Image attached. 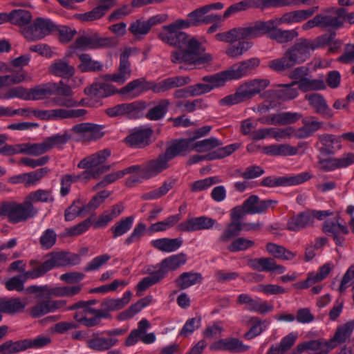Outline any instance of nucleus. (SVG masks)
Segmentation results:
<instances>
[{
	"mask_svg": "<svg viewBox=\"0 0 354 354\" xmlns=\"http://www.w3.org/2000/svg\"><path fill=\"white\" fill-rule=\"evenodd\" d=\"M84 93L86 97L77 99L74 97L72 90H0V98L9 100L17 97L24 100L48 99V102L62 106H95L101 104L103 97L118 93L122 100H131L140 95L142 90H84Z\"/></svg>",
	"mask_w": 354,
	"mask_h": 354,
	"instance_id": "1",
	"label": "nucleus"
},
{
	"mask_svg": "<svg viewBox=\"0 0 354 354\" xmlns=\"http://www.w3.org/2000/svg\"><path fill=\"white\" fill-rule=\"evenodd\" d=\"M182 30L165 25L158 34V38L163 42L178 48V50L171 53L172 62L192 64L197 60L198 55L205 52V48L196 37L183 32Z\"/></svg>",
	"mask_w": 354,
	"mask_h": 354,
	"instance_id": "2",
	"label": "nucleus"
},
{
	"mask_svg": "<svg viewBox=\"0 0 354 354\" xmlns=\"http://www.w3.org/2000/svg\"><path fill=\"white\" fill-rule=\"evenodd\" d=\"M80 257L77 254H71L66 252H51L47 255V259L39 263L35 260H31L30 270L26 272L27 277L37 279L44 276L46 272L55 268L75 266L79 264Z\"/></svg>",
	"mask_w": 354,
	"mask_h": 354,
	"instance_id": "3",
	"label": "nucleus"
},
{
	"mask_svg": "<svg viewBox=\"0 0 354 354\" xmlns=\"http://www.w3.org/2000/svg\"><path fill=\"white\" fill-rule=\"evenodd\" d=\"M111 156V151L106 149L88 156L77 164V167L85 169L82 173V178L88 180L97 178L100 175L107 172L111 166L105 165L106 159Z\"/></svg>",
	"mask_w": 354,
	"mask_h": 354,
	"instance_id": "4",
	"label": "nucleus"
},
{
	"mask_svg": "<svg viewBox=\"0 0 354 354\" xmlns=\"http://www.w3.org/2000/svg\"><path fill=\"white\" fill-rule=\"evenodd\" d=\"M37 213L38 210L26 200L21 203H7L0 206V216L6 217L13 224L24 222Z\"/></svg>",
	"mask_w": 354,
	"mask_h": 354,
	"instance_id": "5",
	"label": "nucleus"
},
{
	"mask_svg": "<svg viewBox=\"0 0 354 354\" xmlns=\"http://www.w3.org/2000/svg\"><path fill=\"white\" fill-rule=\"evenodd\" d=\"M129 56L130 50L127 48L120 55L119 73L102 75L91 85L90 88H113L110 84L112 82L118 84L124 83L131 74Z\"/></svg>",
	"mask_w": 354,
	"mask_h": 354,
	"instance_id": "6",
	"label": "nucleus"
},
{
	"mask_svg": "<svg viewBox=\"0 0 354 354\" xmlns=\"http://www.w3.org/2000/svg\"><path fill=\"white\" fill-rule=\"evenodd\" d=\"M125 332L122 328L93 332L86 340V346L97 352L109 351L118 344L119 339L117 337L122 335Z\"/></svg>",
	"mask_w": 354,
	"mask_h": 354,
	"instance_id": "7",
	"label": "nucleus"
},
{
	"mask_svg": "<svg viewBox=\"0 0 354 354\" xmlns=\"http://www.w3.org/2000/svg\"><path fill=\"white\" fill-rule=\"evenodd\" d=\"M281 22L271 19L267 21H255V27L261 28L257 30V37L268 34V37L279 44L287 43L297 37L298 32L295 30H281L277 28Z\"/></svg>",
	"mask_w": 354,
	"mask_h": 354,
	"instance_id": "8",
	"label": "nucleus"
},
{
	"mask_svg": "<svg viewBox=\"0 0 354 354\" xmlns=\"http://www.w3.org/2000/svg\"><path fill=\"white\" fill-rule=\"evenodd\" d=\"M57 30V25L50 19L36 18L32 24L23 28L24 37L30 41L44 39Z\"/></svg>",
	"mask_w": 354,
	"mask_h": 354,
	"instance_id": "9",
	"label": "nucleus"
},
{
	"mask_svg": "<svg viewBox=\"0 0 354 354\" xmlns=\"http://www.w3.org/2000/svg\"><path fill=\"white\" fill-rule=\"evenodd\" d=\"M190 82L188 77L176 76L167 78L156 83L152 81H147L141 77L134 80L127 84L122 88H174L182 87Z\"/></svg>",
	"mask_w": 354,
	"mask_h": 354,
	"instance_id": "10",
	"label": "nucleus"
},
{
	"mask_svg": "<svg viewBox=\"0 0 354 354\" xmlns=\"http://www.w3.org/2000/svg\"><path fill=\"white\" fill-rule=\"evenodd\" d=\"M71 138V135L67 131H64L62 133L54 134L47 137L41 143H26V154L39 156L53 148H61Z\"/></svg>",
	"mask_w": 354,
	"mask_h": 354,
	"instance_id": "11",
	"label": "nucleus"
},
{
	"mask_svg": "<svg viewBox=\"0 0 354 354\" xmlns=\"http://www.w3.org/2000/svg\"><path fill=\"white\" fill-rule=\"evenodd\" d=\"M292 82L286 84H279V86L290 88L298 85V88H325V84L323 80H311L308 77V69L304 66L295 68L289 74Z\"/></svg>",
	"mask_w": 354,
	"mask_h": 354,
	"instance_id": "12",
	"label": "nucleus"
},
{
	"mask_svg": "<svg viewBox=\"0 0 354 354\" xmlns=\"http://www.w3.org/2000/svg\"><path fill=\"white\" fill-rule=\"evenodd\" d=\"M261 28L255 27V22L246 27H239L228 31L217 33L215 38L217 41L231 43L238 40L252 39L257 37V30Z\"/></svg>",
	"mask_w": 354,
	"mask_h": 354,
	"instance_id": "13",
	"label": "nucleus"
},
{
	"mask_svg": "<svg viewBox=\"0 0 354 354\" xmlns=\"http://www.w3.org/2000/svg\"><path fill=\"white\" fill-rule=\"evenodd\" d=\"M311 178L312 176L308 172H302L293 176H270L263 178L260 185L270 188L292 186L301 184Z\"/></svg>",
	"mask_w": 354,
	"mask_h": 354,
	"instance_id": "14",
	"label": "nucleus"
},
{
	"mask_svg": "<svg viewBox=\"0 0 354 354\" xmlns=\"http://www.w3.org/2000/svg\"><path fill=\"white\" fill-rule=\"evenodd\" d=\"M310 50V42L307 39L301 38L285 52V55L292 67L295 65L304 62L308 59Z\"/></svg>",
	"mask_w": 354,
	"mask_h": 354,
	"instance_id": "15",
	"label": "nucleus"
},
{
	"mask_svg": "<svg viewBox=\"0 0 354 354\" xmlns=\"http://www.w3.org/2000/svg\"><path fill=\"white\" fill-rule=\"evenodd\" d=\"M218 226L219 225L216 219L206 216H201L191 218L180 223L177 226V229L180 232H195L211 230Z\"/></svg>",
	"mask_w": 354,
	"mask_h": 354,
	"instance_id": "16",
	"label": "nucleus"
},
{
	"mask_svg": "<svg viewBox=\"0 0 354 354\" xmlns=\"http://www.w3.org/2000/svg\"><path fill=\"white\" fill-rule=\"evenodd\" d=\"M109 314L102 309H95L87 306L82 311L76 312L73 318L76 322L86 327L97 326L101 322V319L109 318Z\"/></svg>",
	"mask_w": 354,
	"mask_h": 354,
	"instance_id": "17",
	"label": "nucleus"
},
{
	"mask_svg": "<svg viewBox=\"0 0 354 354\" xmlns=\"http://www.w3.org/2000/svg\"><path fill=\"white\" fill-rule=\"evenodd\" d=\"M170 161L165 152L160 153L156 158L147 161L143 166L142 178L148 180L157 176L169 168Z\"/></svg>",
	"mask_w": 354,
	"mask_h": 354,
	"instance_id": "18",
	"label": "nucleus"
},
{
	"mask_svg": "<svg viewBox=\"0 0 354 354\" xmlns=\"http://www.w3.org/2000/svg\"><path fill=\"white\" fill-rule=\"evenodd\" d=\"M104 127L102 125L84 122L73 126L71 131L80 135L84 140L91 141L98 140L104 136Z\"/></svg>",
	"mask_w": 354,
	"mask_h": 354,
	"instance_id": "19",
	"label": "nucleus"
},
{
	"mask_svg": "<svg viewBox=\"0 0 354 354\" xmlns=\"http://www.w3.org/2000/svg\"><path fill=\"white\" fill-rule=\"evenodd\" d=\"M186 262V254L179 253L163 259L155 268L158 269L156 271L163 279L166 277L168 272L178 270L185 265Z\"/></svg>",
	"mask_w": 354,
	"mask_h": 354,
	"instance_id": "20",
	"label": "nucleus"
},
{
	"mask_svg": "<svg viewBox=\"0 0 354 354\" xmlns=\"http://www.w3.org/2000/svg\"><path fill=\"white\" fill-rule=\"evenodd\" d=\"M66 304V301L63 299H44L30 308V315L33 318L41 317L64 308Z\"/></svg>",
	"mask_w": 354,
	"mask_h": 354,
	"instance_id": "21",
	"label": "nucleus"
},
{
	"mask_svg": "<svg viewBox=\"0 0 354 354\" xmlns=\"http://www.w3.org/2000/svg\"><path fill=\"white\" fill-rule=\"evenodd\" d=\"M205 14L207 12L201 6L188 13L187 19H178L168 25L183 30L200 26L203 25Z\"/></svg>",
	"mask_w": 354,
	"mask_h": 354,
	"instance_id": "22",
	"label": "nucleus"
},
{
	"mask_svg": "<svg viewBox=\"0 0 354 354\" xmlns=\"http://www.w3.org/2000/svg\"><path fill=\"white\" fill-rule=\"evenodd\" d=\"M237 304H244L245 309L250 312H255L260 314H265L273 310V306L266 301H261L259 299H254L246 293H242L238 296Z\"/></svg>",
	"mask_w": 354,
	"mask_h": 354,
	"instance_id": "23",
	"label": "nucleus"
},
{
	"mask_svg": "<svg viewBox=\"0 0 354 354\" xmlns=\"http://www.w3.org/2000/svg\"><path fill=\"white\" fill-rule=\"evenodd\" d=\"M213 351H227L233 353L245 352L249 350L250 346L243 343L241 340L236 337H228L221 339L212 343L209 346Z\"/></svg>",
	"mask_w": 354,
	"mask_h": 354,
	"instance_id": "24",
	"label": "nucleus"
},
{
	"mask_svg": "<svg viewBox=\"0 0 354 354\" xmlns=\"http://www.w3.org/2000/svg\"><path fill=\"white\" fill-rule=\"evenodd\" d=\"M194 139H176L169 145L164 151L170 160L177 156H185L193 150Z\"/></svg>",
	"mask_w": 354,
	"mask_h": 354,
	"instance_id": "25",
	"label": "nucleus"
},
{
	"mask_svg": "<svg viewBox=\"0 0 354 354\" xmlns=\"http://www.w3.org/2000/svg\"><path fill=\"white\" fill-rule=\"evenodd\" d=\"M322 231L331 236L337 245L342 246L345 241L344 236L348 234L346 226L339 224L337 221H326L322 226Z\"/></svg>",
	"mask_w": 354,
	"mask_h": 354,
	"instance_id": "26",
	"label": "nucleus"
},
{
	"mask_svg": "<svg viewBox=\"0 0 354 354\" xmlns=\"http://www.w3.org/2000/svg\"><path fill=\"white\" fill-rule=\"evenodd\" d=\"M231 80L234 79L230 69L212 75L203 77V80L206 82L211 83V85L199 83L189 86L187 88H214L217 87H223L225 86L226 81Z\"/></svg>",
	"mask_w": 354,
	"mask_h": 354,
	"instance_id": "27",
	"label": "nucleus"
},
{
	"mask_svg": "<svg viewBox=\"0 0 354 354\" xmlns=\"http://www.w3.org/2000/svg\"><path fill=\"white\" fill-rule=\"evenodd\" d=\"M97 6L92 10L79 14L77 18L82 21H91L100 19L115 5V0H97Z\"/></svg>",
	"mask_w": 354,
	"mask_h": 354,
	"instance_id": "28",
	"label": "nucleus"
},
{
	"mask_svg": "<svg viewBox=\"0 0 354 354\" xmlns=\"http://www.w3.org/2000/svg\"><path fill=\"white\" fill-rule=\"evenodd\" d=\"M354 330V319L339 326L333 336L328 340L330 351L337 346L338 344L345 343L350 338Z\"/></svg>",
	"mask_w": 354,
	"mask_h": 354,
	"instance_id": "29",
	"label": "nucleus"
},
{
	"mask_svg": "<svg viewBox=\"0 0 354 354\" xmlns=\"http://www.w3.org/2000/svg\"><path fill=\"white\" fill-rule=\"evenodd\" d=\"M277 204L273 200L260 201L257 195H252L246 199L243 205L248 214H257L265 212L272 205Z\"/></svg>",
	"mask_w": 354,
	"mask_h": 354,
	"instance_id": "30",
	"label": "nucleus"
},
{
	"mask_svg": "<svg viewBox=\"0 0 354 354\" xmlns=\"http://www.w3.org/2000/svg\"><path fill=\"white\" fill-rule=\"evenodd\" d=\"M110 44V39L99 37L95 35L93 36H81L76 39L73 46L78 49H96L106 47Z\"/></svg>",
	"mask_w": 354,
	"mask_h": 354,
	"instance_id": "31",
	"label": "nucleus"
},
{
	"mask_svg": "<svg viewBox=\"0 0 354 354\" xmlns=\"http://www.w3.org/2000/svg\"><path fill=\"white\" fill-rule=\"evenodd\" d=\"M49 72L57 77L66 78L74 75L75 68L68 62V56L55 60L48 68Z\"/></svg>",
	"mask_w": 354,
	"mask_h": 354,
	"instance_id": "32",
	"label": "nucleus"
},
{
	"mask_svg": "<svg viewBox=\"0 0 354 354\" xmlns=\"http://www.w3.org/2000/svg\"><path fill=\"white\" fill-rule=\"evenodd\" d=\"M305 97L308 100L310 105L317 114H319L324 118H330L333 116V111L328 106L326 101L320 94L306 95Z\"/></svg>",
	"mask_w": 354,
	"mask_h": 354,
	"instance_id": "33",
	"label": "nucleus"
},
{
	"mask_svg": "<svg viewBox=\"0 0 354 354\" xmlns=\"http://www.w3.org/2000/svg\"><path fill=\"white\" fill-rule=\"evenodd\" d=\"M152 131L149 128H140L125 138L127 145L132 147L142 148L148 145Z\"/></svg>",
	"mask_w": 354,
	"mask_h": 354,
	"instance_id": "34",
	"label": "nucleus"
},
{
	"mask_svg": "<svg viewBox=\"0 0 354 354\" xmlns=\"http://www.w3.org/2000/svg\"><path fill=\"white\" fill-rule=\"evenodd\" d=\"M27 303L19 297H0V309L3 314L15 315L24 310Z\"/></svg>",
	"mask_w": 354,
	"mask_h": 354,
	"instance_id": "35",
	"label": "nucleus"
},
{
	"mask_svg": "<svg viewBox=\"0 0 354 354\" xmlns=\"http://www.w3.org/2000/svg\"><path fill=\"white\" fill-rule=\"evenodd\" d=\"M311 226H313L312 218L306 210L292 216L287 222L286 229L292 232H299Z\"/></svg>",
	"mask_w": 354,
	"mask_h": 354,
	"instance_id": "36",
	"label": "nucleus"
},
{
	"mask_svg": "<svg viewBox=\"0 0 354 354\" xmlns=\"http://www.w3.org/2000/svg\"><path fill=\"white\" fill-rule=\"evenodd\" d=\"M259 64L260 59L259 58L252 57L234 65L230 71L234 79L237 80L248 75L251 71L259 66Z\"/></svg>",
	"mask_w": 354,
	"mask_h": 354,
	"instance_id": "37",
	"label": "nucleus"
},
{
	"mask_svg": "<svg viewBox=\"0 0 354 354\" xmlns=\"http://www.w3.org/2000/svg\"><path fill=\"white\" fill-rule=\"evenodd\" d=\"M298 345L299 350L302 352L311 351H316L315 354H328L330 351L328 340L324 338L304 342Z\"/></svg>",
	"mask_w": 354,
	"mask_h": 354,
	"instance_id": "38",
	"label": "nucleus"
},
{
	"mask_svg": "<svg viewBox=\"0 0 354 354\" xmlns=\"http://www.w3.org/2000/svg\"><path fill=\"white\" fill-rule=\"evenodd\" d=\"M259 91L260 90H237L235 93L221 99L220 104L222 106H232L250 99L259 93Z\"/></svg>",
	"mask_w": 354,
	"mask_h": 354,
	"instance_id": "39",
	"label": "nucleus"
},
{
	"mask_svg": "<svg viewBox=\"0 0 354 354\" xmlns=\"http://www.w3.org/2000/svg\"><path fill=\"white\" fill-rule=\"evenodd\" d=\"M203 279V276L199 272H184L175 279V284L180 290H185L197 283H201Z\"/></svg>",
	"mask_w": 354,
	"mask_h": 354,
	"instance_id": "40",
	"label": "nucleus"
},
{
	"mask_svg": "<svg viewBox=\"0 0 354 354\" xmlns=\"http://www.w3.org/2000/svg\"><path fill=\"white\" fill-rule=\"evenodd\" d=\"M132 293L130 290L126 291L122 298L106 299L101 303L102 310L108 314L110 311L118 310L123 308L131 300Z\"/></svg>",
	"mask_w": 354,
	"mask_h": 354,
	"instance_id": "41",
	"label": "nucleus"
},
{
	"mask_svg": "<svg viewBox=\"0 0 354 354\" xmlns=\"http://www.w3.org/2000/svg\"><path fill=\"white\" fill-rule=\"evenodd\" d=\"M180 239L162 238L151 241V245L154 248L165 252H172L177 250L182 245Z\"/></svg>",
	"mask_w": 354,
	"mask_h": 354,
	"instance_id": "42",
	"label": "nucleus"
},
{
	"mask_svg": "<svg viewBox=\"0 0 354 354\" xmlns=\"http://www.w3.org/2000/svg\"><path fill=\"white\" fill-rule=\"evenodd\" d=\"M124 207L120 204L113 205L110 209L104 211L93 223L95 228L104 227L109 222L118 217L123 211Z\"/></svg>",
	"mask_w": 354,
	"mask_h": 354,
	"instance_id": "43",
	"label": "nucleus"
},
{
	"mask_svg": "<svg viewBox=\"0 0 354 354\" xmlns=\"http://www.w3.org/2000/svg\"><path fill=\"white\" fill-rule=\"evenodd\" d=\"M150 328V324L147 319H142L138 324V327L131 331L125 341V345L131 346L136 344L138 341H142V337Z\"/></svg>",
	"mask_w": 354,
	"mask_h": 354,
	"instance_id": "44",
	"label": "nucleus"
},
{
	"mask_svg": "<svg viewBox=\"0 0 354 354\" xmlns=\"http://www.w3.org/2000/svg\"><path fill=\"white\" fill-rule=\"evenodd\" d=\"M266 154L273 156H288L296 155L298 149L288 144L270 145L263 149Z\"/></svg>",
	"mask_w": 354,
	"mask_h": 354,
	"instance_id": "45",
	"label": "nucleus"
},
{
	"mask_svg": "<svg viewBox=\"0 0 354 354\" xmlns=\"http://www.w3.org/2000/svg\"><path fill=\"white\" fill-rule=\"evenodd\" d=\"M6 137L0 135V154L13 156L15 154H26V143L8 145L6 143Z\"/></svg>",
	"mask_w": 354,
	"mask_h": 354,
	"instance_id": "46",
	"label": "nucleus"
},
{
	"mask_svg": "<svg viewBox=\"0 0 354 354\" xmlns=\"http://www.w3.org/2000/svg\"><path fill=\"white\" fill-rule=\"evenodd\" d=\"M340 138L333 135H322L319 136V140L322 145V150L326 153H333L342 148Z\"/></svg>",
	"mask_w": 354,
	"mask_h": 354,
	"instance_id": "47",
	"label": "nucleus"
},
{
	"mask_svg": "<svg viewBox=\"0 0 354 354\" xmlns=\"http://www.w3.org/2000/svg\"><path fill=\"white\" fill-rule=\"evenodd\" d=\"M27 202L31 203V205L37 203H50L54 201L52 189H39L30 192L26 198Z\"/></svg>",
	"mask_w": 354,
	"mask_h": 354,
	"instance_id": "48",
	"label": "nucleus"
},
{
	"mask_svg": "<svg viewBox=\"0 0 354 354\" xmlns=\"http://www.w3.org/2000/svg\"><path fill=\"white\" fill-rule=\"evenodd\" d=\"M236 44H232L227 46L225 50L226 55L234 59L239 58L252 46V43L248 41L238 40Z\"/></svg>",
	"mask_w": 354,
	"mask_h": 354,
	"instance_id": "49",
	"label": "nucleus"
},
{
	"mask_svg": "<svg viewBox=\"0 0 354 354\" xmlns=\"http://www.w3.org/2000/svg\"><path fill=\"white\" fill-rule=\"evenodd\" d=\"M266 249L268 252L272 254L275 258L281 260L290 261L296 257V254L295 252L275 243H268L266 245Z\"/></svg>",
	"mask_w": 354,
	"mask_h": 354,
	"instance_id": "50",
	"label": "nucleus"
},
{
	"mask_svg": "<svg viewBox=\"0 0 354 354\" xmlns=\"http://www.w3.org/2000/svg\"><path fill=\"white\" fill-rule=\"evenodd\" d=\"M29 77L27 73L25 71L20 70L10 75L0 76V87L17 84L27 81Z\"/></svg>",
	"mask_w": 354,
	"mask_h": 354,
	"instance_id": "51",
	"label": "nucleus"
},
{
	"mask_svg": "<svg viewBox=\"0 0 354 354\" xmlns=\"http://www.w3.org/2000/svg\"><path fill=\"white\" fill-rule=\"evenodd\" d=\"M318 26L321 28H329L337 30L343 27V24L339 21L338 15L335 13L334 16L319 14L317 15Z\"/></svg>",
	"mask_w": 354,
	"mask_h": 354,
	"instance_id": "52",
	"label": "nucleus"
},
{
	"mask_svg": "<svg viewBox=\"0 0 354 354\" xmlns=\"http://www.w3.org/2000/svg\"><path fill=\"white\" fill-rule=\"evenodd\" d=\"M86 213L85 206L81 200L77 199L73 201L71 206H69L64 212V218L67 221H71L77 216L83 217Z\"/></svg>",
	"mask_w": 354,
	"mask_h": 354,
	"instance_id": "53",
	"label": "nucleus"
},
{
	"mask_svg": "<svg viewBox=\"0 0 354 354\" xmlns=\"http://www.w3.org/2000/svg\"><path fill=\"white\" fill-rule=\"evenodd\" d=\"M10 23L19 26H27L31 19L30 12L26 10L16 9L10 12Z\"/></svg>",
	"mask_w": 354,
	"mask_h": 354,
	"instance_id": "54",
	"label": "nucleus"
},
{
	"mask_svg": "<svg viewBox=\"0 0 354 354\" xmlns=\"http://www.w3.org/2000/svg\"><path fill=\"white\" fill-rule=\"evenodd\" d=\"M79 59L80 61L79 68L82 72L100 71L102 70L103 65L100 62L92 59L88 54L80 55Z\"/></svg>",
	"mask_w": 354,
	"mask_h": 354,
	"instance_id": "55",
	"label": "nucleus"
},
{
	"mask_svg": "<svg viewBox=\"0 0 354 354\" xmlns=\"http://www.w3.org/2000/svg\"><path fill=\"white\" fill-rule=\"evenodd\" d=\"M25 339L13 342L8 340L0 345L1 354H15L26 350Z\"/></svg>",
	"mask_w": 354,
	"mask_h": 354,
	"instance_id": "56",
	"label": "nucleus"
},
{
	"mask_svg": "<svg viewBox=\"0 0 354 354\" xmlns=\"http://www.w3.org/2000/svg\"><path fill=\"white\" fill-rule=\"evenodd\" d=\"M175 183V179L166 180L159 188L145 194L142 198L145 200H155L160 198L162 196H165L166 194H167L169 191L174 187Z\"/></svg>",
	"mask_w": 354,
	"mask_h": 354,
	"instance_id": "57",
	"label": "nucleus"
},
{
	"mask_svg": "<svg viewBox=\"0 0 354 354\" xmlns=\"http://www.w3.org/2000/svg\"><path fill=\"white\" fill-rule=\"evenodd\" d=\"M147 272L149 274V276L144 277L137 285V294L138 295H140L139 292L146 290L149 287L162 280V277L156 270L152 271L149 268L147 269Z\"/></svg>",
	"mask_w": 354,
	"mask_h": 354,
	"instance_id": "58",
	"label": "nucleus"
},
{
	"mask_svg": "<svg viewBox=\"0 0 354 354\" xmlns=\"http://www.w3.org/2000/svg\"><path fill=\"white\" fill-rule=\"evenodd\" d=\"M150 30L151 27L147 20L137 19L129 27V31L138 39L147 35Z\"/></svg>",
	"mask_w": 354,
	"mask_h": 354,
	"instance_id": "59",
	"label": "nucleus"
},
{
	"mask_svg": "<svg viewBox=\"0 0 354 354\" xmlns=\"http://www.w3.org/2000/svg\"><path fill=\"white\" fill-rule=\"evenodd\" d=\"M241 230H243V227L242 223L240 221H232L220 235L218 241L227 243L233 237L239 235Z\"/></svg>",
	"mask_w": 354,
	"mask_h": 354,
	"instance_id": "60",
	"label": "nucleus"
},
{
	"mask_svg": "<svg viewBox=\"0 0 354 354\" xmlns=\"http://www.w3.org/2000/svg\"><path fill=\"white\" fill-rule=\"evenodd\" d=\"M133 220V216H127L116 222L110 229L113 234V238H117L126 234L132 227Z\"/></svg>",
	"mask_w": 354,
	"mask_h": 354,
	"instance_id": "61",
	"label": "nucleus"
},
{
	"mask_svg": "<svg viewBox=\"0 0 354 354\" xmlns=\"http://www.w3.org/2000/svg\"><path fill=\"white\" fill-rule=\"evenodd\" d=\"M221 145L222 142L214 137L192 142L193 150L196 149L200 153L210 151Z\"/></svg>",
	"mask_w": 354,
	"mask_h": 354,
	"instance_id": "62",
	"label": "nucleus"
},
{
	"mask_svg": "<svg viewBox=\"0 0 354 354\" xmlns=\"http://www.w3.org/2000/svg\"><path fill=\"white\" fill-rule=\"evenodd\" d=\"M304 126L297 130V136L300 138H306L313 135L322 127V122L317 120H303Z\"/></svg>",
	"mask_w": 354,
	"mask_h": 354,
	"instance_id": "63",
	"label": "nucleus"
},
{
	"mask_svg": "<svg viewBox=\"0 0 354 354\" xmlns=\"http://www.w3.org/2000/svg\"><path fill=\"white\" fill-rule=\"evenodd\" d=\"M248 266L259 272L273 271L274 259L272 258H259L250 259Z\"/></svg>",
	"mask_w": 354,
	"mask_h": 354,
	"instance_id": "64",
	"label": "nucleus"
}]
</instances>
